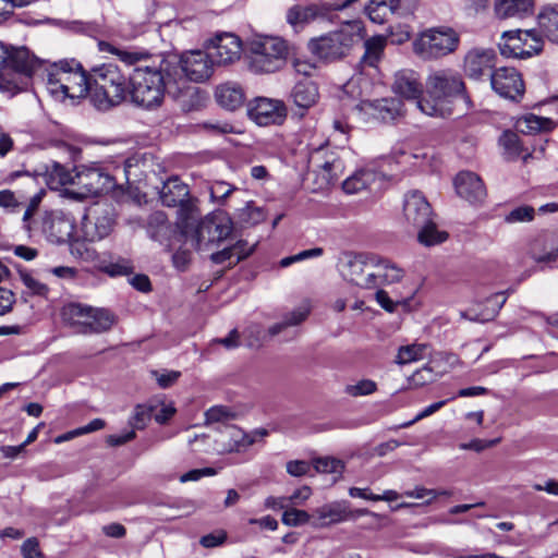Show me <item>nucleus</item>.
<instances>
[{"instance_id":"43","label":"nucleus","mask_w":558,"mask_h":558,"mask_svg":"<svg viewBox=\"0 0 558 558\" xmlns=\"http://www.w3.org/2000/svg\"><path fill=\"white\" fill-rule=\"evenodd\" d=\"M415 100V106L418 108L424 114L429 117H445L447 112V108L445 106V101L441 99L428 100L426 98H421V96Z\"/></svg>"},{"instance_id":"18","label":"nucleus","mask_w":558,"mask_h":558,"mask_svg":"<svg viewBox=\"0 0 558 558\" xmlns=\"http://www.w3.org/2000/svg\"><path fill=\"white\" fill-rule=\"evenodd\" d=\"M74 229V218L62 210L46 211L41 218V231L51 243L71 241Z\"/></svg>"},{"instance_id":"34","label":"nucleus","mask_w":558,"mask_h":558,"mask_svg":"<svg viewBox=\"0 0 558 558\" xmlns=\"http://www.w3.org/2000/svg\"><path fill=\"white\" fill-rule=\"evenodd\" d=\"M378 178V173L372 169H361L345 179L342 189L347 194H354L369 187Z\"/></svg>"},{"instance_id":"8","label":"nucleus","mask_w":558,"mask_h":558,"mask_svg":"<svg viewBox=\"0 0 558 558\" xmlns=\"http://www.w3.org/2000/svg\"><path fill=\"white\" fill-rule=\"evenodd\" d=\"M159 198L165 206L178 207V215L184 228L190 227L191 220L198 216L196 199L190 196L187 184L178 177L168 179L159 192Z\"/></svg>"},{"instance_id":"59","label":"nucleus","mask_w":558,"mask_h":558,"mask_svg":"<svg viewBox=\"0 0 558 558\" xmlns=\"http://www.w3.org/2000/svg\"><path fill=\"white\" fill-rule=\"evenodd\" d=\"M23 558H44L43 553L39 549V543L37 538H27L22 545Z\"/></svg>"},{"instance_id":"1","label":"nucleus","mask_w":558,"mask_h":558,"mask_svg":"<svg viewBox=\"0 0 558 558\" xmlns=\"http://www.w3.org/2000/svg\"><path fill=\"white\" fill-rule=\"evenodd\" d=\"M100 50L116 54L128 65H134L131 74L130 99L136 107L155 110L165 99L169 85L177 82V62L163 54H150L144 50H125L100 43Z\"/></svg>"},{"instance_id":"26","label":"nucleus","mask_w":558,"mask_h":558,"mask_svg":"<svg viewBox=\"0 0 558 558\" xmlns=\"http://www.w3.org/2000/svg\"><path fill=\"white\" fill-rule=\"evenodd\" d=\"M496 53L490 48H473L464 57V71L472 78H480L495 64Z\"/></svg>"},{"instance_id":"46","label":"nucleus","mask_w":558,"mask_h":558,"mask_svg":"<svg viewBox=\"0 0 558 558\" xmlns=\"http://www.w3.org/2000/svg\"><path fill=\"white\" fill-rule=\"evenodd\" d=\"M330 310L335 312H343V311H360L366 312L368 311V306L365 304L363 300L355 298H337L330 306Z\"/></svg>"},{"instance_id":"11","label":"nucleus","mask_w":558,"mask_h":558,"mask_svg":"<svg viewBox=\"0 0 558 558\" xmlns=\"http://www.w3.org/2000/svg\"><path fill=\"white\" fill-rule=\"evenodd\" d=\"M498 46L504 57L526 59L543 50V40L533 29H514L505 32Z\"/></svg>"},{"instance_id":"38","label":"nucleus","mask_w":558,"mask_h":558,"mask_svg":"<svg viewBox=\"0 0 558 558\" xmlns=\"http://www.w3.org/2000/svg\"><path fill=\"white\" fill-rule=\"evenodd\" d=\"M555 123L549 118H543L535 114H527L518 121L517 128L524 134H531L535 132H548L551 131Z\"/></svg>"},{"instance_id":"3","label":"nucleus","mask_w":558,"mask_h":558,"mask_svg":"<svg viewBox=\"0 0 558 558\" xmlns=\"http://www.w3.org/2000/svg\"><path fill=\"white\" fill-rule=\"evenodd\" d=\"M43 63L27 48H10L0 41V92L15 95L27 89Z\"/></svg>"},{"instance_id":"20","label":"nucleus","mask_w":558,"mask_h":558,"mask_svg":"<svg viewBox=\"0 0 558 558\" xmlns=\"http://www.w3.org/2000/svg\"><path fill=\"white\" fill-rule=\"evenodd\" d=\"M248 114L258 125L281 124L287 117L282 100L257 97L248 108Z\"/></svg>"},{"instance_id":"25","label":"nucleus","mask_w":558,"mask_h":558,"mask_svg":"<svg viewBox=\"0 0 558 558\" xmlns=\"http://www.w3.org/2000/svg\"><path fill=\"white\" fill-rule=\"evenodd\" d=\"M458 195L469 203H481L486 197V189L482 179L470 171H462L454 179Z\"/></svg>"},{"instance_id":"44","label":"nucleus","mask_w":558,"mask_h":558,"mask_svg":"<svg viewBox=\"0 0 558 558\" xmlns=\"http://www.w3.org/2000/svg\"><path fill=\"white\" fill-rule=\"evenodd\" d=\"M377 390V384L372 379H361L354 384L344 387L345 395L356 398L374 393Z\"/></svg>"},{"instance_id":"29","label":"nucleus","mask_w":558,"mask_h":558,"mask_svg":"<svg viewBox=\"0 0 558 558\" xmlns=\"http://www.w3.org/2000/svg\"><path fill=\"white\" fill-rule=\"evenodd\" d=\"M376 276V288L399 283L405 276L404 269L396 263L381 258L377 255V262L374 269Z\"/></svg>"},{"instance_id":"16","label":"nucleus","mask_w":558,"mask_h":558,"mask_svg":"<svg viewBox=\"0 0 558 558\" xmlns=\"http://www.w3.org/2000/svg\"><path fill=\"white\" fill-rule=\"evenodd\" d=\"M310 162L316 167L318 187L325 189L332 184L342 173L344 165L338 155L325 147L315 149L310 157Z\"/></svg>"},{"instance_id":"62","label":"nucleus","mask_w":558,"mask_h":558,"mask_svg":"<svg viewBox=\"0 0 558 558\" xmlns=\"http://www.w3.org/2000/svg\"><path fill=\"white\" fill-rule=\"evenodd\" d=\"M217 471L213 468H204V469H195L191 470L183 475H181L180 481L182 483L190 482V481H198L203 476H213L216 475Z\"/></svg>"},{"instance_id":"10","label":"nucleus","mask_w":558,"mask_h":558,"mask_svg":"<svg viewBox=\"0 0 558 558\" xmlns=\"http://www.w3.org/2000/svg\"><path fill=\"white\" fill-rule=\"evenodd\" d=\"M232 230V220L225 211L219 210L206 216L195 229L196 248L208 250L211 245L228 239Z\"/></svg>"},{"instance_id":"7","label":"nucleus","mask_w":558,"mask_h":558,"mask_svg":"<svg viewBox=\"0 0 558 558\" xmlns=\"http://www.w3.org/2000/svg\"><path fill=\"white\" fill-rule=\"evenodd\" d=\"M459 41V35L452 28H432L415 38L413 51L423 60H435L453 52Z\"/></svg>"},{"instance_id":"50","label":"nucleus","mask_w":558,"mask_h":558,"mask_svg":"<svg viewBox=\"0 0 558 558\" xmlns=\"http://www.w3.org/2000/svg\"><path fill=\"white\" fill-rule=\"evenodd\" d=\"M314 468L317 472L320 473H336L341 474L343 471V463L342 461L335 459V458H318L314 461Z\"/></svg>"},{"instance_id":"32","label":"nucleus","mask_w":558,"mask_h":558,"mask_svg":"<svg viewBox=\"0 0 558 558\" xmlns=\"http://www.w3.org/2000/svg\"><path fill=\"white\" fill-rule=\"evenodd\" d=\"M290 97L296 107L308 109L318 99V88L312 81H301L293 86Z\"/></svg>"},{"instance_id":"30","label":"nucleus","mask_w":558,"mask_h":558,"mask_svg":"<svg viewBox=\"0 0 558 558\" xmlns=\"http://www.w3.org/2000/svg\"><path fill=\"white\" fill-rule=\"evenodd\" d=\"M533 0H495L494 12L500 20L523 17L532 12Z\"/></svg>"},{"instance_id":"41","label":"nucleus","mask_w":558,"mask_h":558,"mask_svg":"<svg viewBox=\"0 0 558 558\" xmlns=\"http://www.w3.org/2000/svg\"><path fill=\"white\" fill-rule=\"evenodd\" d=\"M100 269L110 277H118L131 275L134 270V266L130 259L119 257L114 262H102Z\"/></svg>"},{"instance_id":"9","label":"nucleus","mask_w":558,"mask_h":558,"mask_svg":"<svg viewBox=\"0 0 558 558\" xmlns=\"http://www.w3.org/2000/svg\"><path fill=\"white\" fill-rule=\"evenodd\" d=\"M432 207L425 196L413 191L405 195L403 204V217L408 228L417 230V240L422 244H429L434 241L427 240L426 234L433 229Z\"/></svg>"},{"instance_id":"57","label":"nucleus","mask_w":558,"mask_h":558,"mask_svg":"<svg viewBox=\"0 0 558 558\" xmlns=\"http://www.w3.org/2000/svg\"><path fill=\"white\" fill-rule=\"evenodd\" d=\"M395 102L396 101L393 99H391V100L381 99V100H376L372 105L378 111L379 117L383 120H386V119H393L395 118V114L397 112V109L393 107Z\"/></svg>"},{"instance_id":"53","label":"nucleus","mask_w":558,"mask_h":558,"mask_svg":"<svg viewBox=\"0 0 558 558\" xmlns=\"http://www.w3.org/2000/svg\"><path fill=\"white\" fill-rule=\"evenodd\" d=\"M403 496L416 499L427 498L424 504L429 505L438 497V493L436 489H428L422 486H416L414 489L404 492Z\"/></svg>"},{"instance_id":"13","label":"nucleus","mask_w":558,"mask_h":558,"mask_svg":"<svg viewBox=\"0 0 558 558\" xmlns=\"http://www.w3.org/2000/svg\"><path fill=\"white\" fill-rule=\"evenodd\" d=\"M426 93L429 97L441 99L445 102L454 97H461L466 102L470 101L461 75L449 69L438 70L428 75Z\"/></svg>"},{"instance_id":"48","label":"nucleus","mask_w":558,"mask_h":558,"mask_svg":"<svg viewBox=\"0 0 558 558\" xmlns=\"http://www.w3.org/2000/svg\"><path fill=\"white\" fill-rule=\"evenodd\" d=\"M535 217V209L530 205H523L511 209L506 216L507 223L530 222Z\"/></svg>"},{"instance_id":"22","label":"nucleus","mask_w":558,"mask_h":558,"mask_svg":"<svg viewBox=\"0 0 558 558\" xmlns=\"http://www.w3.org/2000/svg\"><path fill=\"white\" fill-rule=\"evenodd\" d=\"M62 324L71 333L90 335L107 331L114 324V316H62Z\"/></svg>"},{"instance_id":"45","label":"nucleus","mask_w":558,"mask_h":558,"mask_svg":"<svg viewBox=\"0 0 558 558\" xmlns=\"http://www.w3.org/2000/svg\"><path fill=\"white\" fill-rule=\"evenodd\" d=\"M312 515L305 510L286 508L282 513V523L288 526H300L311 522Z\"/></svg>"},{"instance_id":"64","label":"nucleus","mask_w":558,"mask_h":558,"mask_svg":"<svg viewBox=\"0 0 558 558\" xmlns=\"http://www.w3.org/2000/svg\"><path fill=\"white\" fill-rule=\"evenodd\" d=\"M20 206V202L15 197L14 193L10 190L0 191V207L13 211Z\"/></svg>"},{"instance_id":"40","label":"nucleus","mask_w":558,"mask_h":558,"mask_svg":"<svg viewBox=\"0 0 558 558\" xmlns=\"http://www.w3.org/2000/svg\"><path fill=\"white\" fill-rule=\"evenodd\" d=\"M151 414L155 421L159 424L167 423L175 413V408L172 402H167L162 398H154L150 400Z\"/></svg>"},{"instance_id":"58","label":"nucleus","mask_w":558,"mask_h":558,"mask_svg":"<svg viewBox=\"0 0 558 558\" xmlns=\"http://www.w3.org/2000/svg\"><path fill=\"white\" fill-rule=\"evenodd\" d=\"M198 128L210 134H227L232 131V125L220 121H205Z\"/></svg>"},{"instance_id":"37","label":"nucleus","mask_w":558,"mask_h":558,"mask_svg":"<svg viewBox=\"0 0 558 558\" xmlns=\"http://www.w3.org/2000/svg\"><path fill=\"white\" fill-rule=\"evenodd\" d=\"M386 46V38L384 36H374L364 41V53L361 58V63L367 66H376L383 54Z\"/></svg>"},{"instance_id":"27","label":"nucleus","mask_w":558,"mask_h":558,"mask_svg":"<svg viewBox=\"0 0 558 558\" xmlns=\"http://www.w3.org/2000/svg\"><path fill=\"white\" fill-rule=\"evenodd\" d=\"M392 90L405 99H417L423 93V85L418 73L410 69L398 71L395 74Z\"/></svg>"},{"instance_id":"54","label":"nucleus","mask_w":558,"mask_h":558,"mask_svg":"<svg viewBox=\"0 0 558 558\" xmlns=\"http://www.w3.org/2000/svg\"><path fill=\"white\" fill-rule=\"evenodd\" d=\"M151 375L155 377L158 385L165 389L171 387L174 383H177V380L181 376V373L179 371H166L163 373L153 371Z\"/></svg>"},{"instance_id":"60","label":"nucleus","mask_w":558,"mask_h":558,"mask_svg":"<svg viewBox=\"0 0 558 558\" xmlns=\"http://www.w3.org/2000/svg\"><path fill=\"white\" fill-rule=\"evenodd\" d=\"M243 245L242 241H238L232 246L226 247L219 252H215L210 255V259L215 264H223L227 260H231L234 256V251L241 248Z\"/></svg>"},{"instance_id":"19","label":"nucleus","mask_w":558,"mask_h":558,"mask_svg":"<svg viewBox=\"0 0 558 558\" xmlns=\"http://www.w3.org/2000/svg\"><path fill=\"white\" fill-rule=\"evenodd\" d=\"M493 89L506 99L518 101L522 98L525 87L521 74L510 66L496 69L490 74Z\"/></svg>"},{"instance_id":"55","label":"nucleus","mask_w":558,"mask_h":558,"mask_svg":"<svg viewBox=\"0 0 558 558\" xmlns=\"http://www.w3.org/2000/svg\"><path fill=\"white\" fill-rule=\"evenodd\" d=\"M305 316H290L288 319H286L282 323L275 324L269 328V333L271 336H277L280 333H283L288 331L292 327H296L301 325L304 320Z\"/></svg>"},{"instance_id":"42","label":"nucleus","mask_w":558,"mask_h":558,"mask_svg":"<svg viewBox=\"0 0 558 558\" xmlns=\"http://www.w3.org/2000/svg\"><path fill=\"white\" fill-rule=\"evenodd\" d=\"M428 349L427 344H410L401 347L397 355V363L408 364L415 362L425 356V351Z\"/></svg>"},{"instance_id":"36","label":"nucleus","mask_w":558,"mask_h":558,"mask_svg":"<svg viewBox=\"0 0 558 558\" xmlns=\"http://www.w3.org/2000/svg\"><path fill=\"white\" fill-rule=\"evenodd\" d=\"M399 4L395 0H371L366 7L369 20L377 24H384L388 16L398 10Z\"/></svg>"},{"instance_id":"24","label":"nucleus","mask_w":558,"mask_h":558,"mask_svg":"<svg viewBox=\"0 0 558 558\" xmlns=\"http://www.w3.org/2000/svg\"><path fill=\"white\" fill-rule=\"evenodd\" d=\"M376 289L375 300L384 311L393 313L399 310L402 312H412L417 310L416 303H414L415 289L413 287H411L404 294L397 290L388 292L381 288Z\"/></svg>"},{"instance_id":"6","label":"nucleus","mask_w":558,"mask_h":558,"mask_svg":"<svg viewBox=\"0 0 558 558\" xmlns=\"http://www.w3.org/2000/svg\"><path fill=\"white\" fill-rule=\"evenodd\" d=\"M364 28L361 21L347 22L339 31L328 33L308 43L311 52L324 60H335L345 56L362 40Z\"/></svg>"},{"instance_id":"51","label":"nucleus","mask_w":558,"mask_h":558,"mask_svg":"<svg viewBox=\"0 0 558 558\" xmlns=\"http://www.w3.org/2000/svg\"><path fill=\"white\" fill-rule=\"evenodd\" d=\"M500 142L505 147L509 158H517L521 154V145L519 137L513 132H505L500 137Z\"/></svg>"},{"instance_id":"23","label":"nucleus","mask_w":558,"mask_h":558,"mask_svg":"<svg viewBox=\"0 0 558 558\" xmlns=\"http://www.w3.org/2000/svg\"><path fill=\"white\" fill-rule=\"evenodd\" d=\"M352 515L347 500L332 501L314 511L312 524L314 527H327L350 520Z\"/></svg>"},{"instance_id":"2","label":"nucleus","mask_w":558,"mask_h":558,"mask_svg":"<svg viewBox=\"0 0 558 558\" xmlns=\"http://www.w3.org/2000/svg\"><path fill=\"white\" fill-rule=\"evenodd\" d=\"M89 99L100 111L118 107L130 97L131 75L112 63L96 66L90 72Z\"/></svg>"},{"instance_id":"61","label":"nucleus","mask_w":558,"mask_h":558,"mask_svg":"<svg viewBox=\"0 0 558 558\" xmlns=\"http://www.w3.org/2000/svg\"><path fill=\"white\" fill-rule=\"evenodd\" d=\"M500 441V438L492 440L473 439L470 442L461 444L459 447L462 450H474L481 452L487 448L496 446Z\"/></svg>"},{"instance_id":"21","label":"nucleus","mask_w":558,"mask_h":558,"mask_svg":"<svg viewBox=\"0 0 558 558\" xmlns=\"http://www.w3.org/2000/svg\"><path fill=\"white\" fill-rule=\"evenodd\" d=\"M217 64H229L240 59L242 43L232 33L217 34L207 46Z\"/></svg>"},{"instance_id":"63","label":"nucleus","mask_w":558,"mask_h":558,"mask_svg":"<svg viewBox=\"0 0 558 558\" xmlns=\"http://www.w3.org/2000/svg\"><path fill=\"white\" fill-rule=\"evenodd\" d=\"M130 284L140 292L147 293L151 291V282L147 275L137 274L129 279Z\"/></svg>"},{"instance_id":"28","label":"nucleus","mask_w":558,"mask_h":558,"mask_svg":"<svg viewBox=\"0 0 558 558\" xmlns=\"http://www.w3.org/2000/svg\"><path fill=\"white\" fill-rule=\"evenodd\" d=\"M215 97L221 107L232 111L243 105L245 94L240 84L227 82L216 87Z\"/></svg>"},{"instance_id":"31","label":"nucleus","mask_w":558,"mask_h":558,"mask_svg":"<svg viewBox=\"0 0 558 558\" xmlns=\"http://www.w3.org/2000/svg\"><path fill=\"white\" fill-rule=\"evenodd\" d=\"M266 428H257L251 433H245L242 429L233 428L230 434V442L228 445L229 452H242L255 442L263 440L268 436Z\"/></svg>"},{"instance_id":"39","label":"nucleus","mask_w":558,"mask_h":558,"mask_svg":"<svg viewBox=\"0 0 558 558\" xmlns=\"http://www.w3.org/2000/svg\"><path fill=\"white\" fill-rule=\"evenodd\" d=\"M545 246L544 239H536L530 247L529 254L536 263H555L558 259V247H550L549 251L541 250Z\"/></svg>"},{"instance_id":"49","label":"nucleus","mask_w":558,"mask_h":558,"mask_svg":"<svg viewBox=\"0 0 558 558\" xmlns=\"http://www.w3.org/2000/svg\"><path fill=\"white\" fill-rule=\"evenodd\" d=\"M207 423L229 422L236 417L234 411L225 405H215L205 412Z\"/></svg>"},{"instance_id":"12","label":"nucleus","mask_w":558,"mask_h":558,"mask_svg":"<svg viewBox=\"0 0 558 558\" xmlns=\"http://www.w3.org/2000/svg\"><path fill=\"white\" fill-rule=\"evenodd\" d=\"M75 194L81 198L97 196L114 186V179L98 165L75 168Z\"/></svg>"},{"instance_id":"4","label":"nucleus","mask_w":558,"mask_h":558,"mask_svg":"<svg viewBox=\"0 0 558 558\" xmlns=\"http://www.w3.org/2000/svg\"><path fill=\"white\" fill-rule=\"evenodd\" d=\"M47 71V90L58 101L85 98L90 88V73L75 59L51 63Z\"/></svg>"},{"instance_id":"47","label":"nucleus","mask_w":558,"mask_h":558,"mask_svg":"<svg viewBox=\"0 0 558 558\" xmlns=\"http://www.w3.org/2000/svg\"><path fill=\"white\" fill-rule=\"evenodd\" d=\"M150 400L146 404H138L134 409V413L130 418V424L137 429H143L153 417Z\"/></svg>"},{"instance_id":"33","label":"nucleus","mask_w":558,"mask_h":558,"mask_svg":"<svg viewBox=\"0 0 558 558\" xmlns=\"http://www.w3.org/2000/svg\"><path fill=\"white\" fill-rule=\"evenodd\" d=\"M74 173L59 162L46 167L45 181L50 190L58 191L65 185L74 186Z\"/></svg>"},{"instance_id":"14","label":"nucleus","mask_w":558,"mask_h":558,"mask_svg":"<svg viewBox=\"0 0 558 558\" xmlns=\"http://www.w3.org/2000/svg\"><path fill=\"white\" fill-rule=\"evenodd\" d=\"M116 225L114 209L111 205H97L92 208L82 221L85 241L96 242L108 236Z\"/></svg>"},{"instance_id":"52","label":"nucleus","mask_w":558,"mask_h":558,"mask_svg":"<svg viewBox=\"0 0 558 558\" xmlns=\"http://www.w3.org/2000/svg\"><path fill=\"white\" fill-rule=\"evenodd\" d=\"M236 189L233 185L223 181H218L210 186V197L222 203Z\"/></svg>"},{"instance_id":"5","label":"nucleus","mask_w":558,"mask_h":558,"mask_svg":"<svg viewBox=\"0 0 558 558\" xmlns=\"http://www.w3.org/2000/svg\"><path fill=\"white\" fill-rule=\"evenodd\" d=\"M245 54L252 72L274 73L284 66L289 48L280 37L258 35L246 43Z\"/></svg>"},{"instance_id":"56","label":"nucleus","mask_w":558,"mask_h":558,"mask_svg":"<svg viewBox=\"0 0 558 558\" xmlns=\"http://www.w3.org/2000/svg\"><path fill=\"white\" fill-rule=\"evenodd\" d=\"M20 277L23 283L35 294L44 295L48 289L47 287L36 280L29 272L26 270H20Z\"/></svg>"},{"instance_id":"15","label":"nucleus","mask_w":558,"mask_h":558,"mask_svg":"<svg viewBox=\"0 0 558 558\" xmlns=\"http://www.w3.org/2000/svg\"><path fill=\"white\" fill-rule=\"evenodd\" d=\"M377 255L357 254L348 260L343 272L344 278L362 289H375L376 276L374 272Z\"/></svg>"},{"instance_id":"35","label":"nucleus","mask_w":558,"mask_h":558,"mask_svg":"<svg viewBox=\"0 0 558 558\" xmlns=\"http://www.w3.org/2000/svg\"><path fill=\"white\" fill-rule=\"evenodd\" d=\"M538 27L542 34L551 43H558V10L545 7L538 13Z\"/></svg>"},{"instance_id":"17","label":"nucleus","mask_w":558,"mask_h":558,"mask_svg":"<svg viewBox=\"0 0 558 558\" xmlns=\"http://www.w3.org/2000/svg\"><path fill=\"white\" fill-rule=\"evenodd\" d=\"M171 59V57H169ZM178 69L180 68L185 76L193 82H204L210 77L214 71L215 60L210 53L202 50H192L184 52L180 60H175Z\"/></svg>"}]
</instances>
